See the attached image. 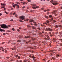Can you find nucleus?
<instances>
[{
    "label": "nucleus",
    "instance_id": "obj_32",
    "mask_svg": "<svg viewBox=\"0 0 62 62\" xmlns=\"http://www.w3.org/2000/svg\"><path fill=\"white\" fill-rule=\"evenodd\" d=\"M42 30H43V31L45 30V28H43L42 29Z\"/></svg>",
    "mask_w": 62,
    "mask_h": 62
},
{
    "label": "nucleus",
    "instance_id": "obj_51",
    "mask_svg": "<svg viewBox=\"0 0 62 62\" xmlns=\"http://www.w3.org/2000/svg\"><path fill=\"white\" fill-rule=\"evenodd\" d=\"M11 49H12V50H14V48H11Z\"/></svg>",
    "mask_w": 62,
    "mask_h": 62
},
{
    "label": "nucleus",
    "instance_id": "obj_44",
    "mask_svg": "<svg viewBox=\"0 0 62 62\" xmlns=\"http://www.w3.org/2000/svg\"><path fill=\"white\" fill-rule=\"evenodd\" d=\"M52 59H53V60H55V59L54 58H53Z\"/></svg>",
    "mask_w": 62,
    "mask_h": 62
},
{
    "label": "nucleus",
    "instance_id": "obj_57",
    "mask_svg": "<svg viewBox=\"0 0 62 62\" xmlns=\"http://www.w3.org/2000/svg\"><path fill=\"white\" fill-rule=\"evenodd\" d=\"M7 58L8 59V58H9V57H7Z\"/></svg>",
    "mask_w": 62,
    "mask_h": 62
},
{
    "label": "nucleus",
    "instance_id": "obj_41",
    "mask_svg": "<svg viewBox=\"0 0 62 62\" xmlns=\"http://www.w3.org/2000/svg\"><path fill=\"white\" fill-rule=\"evenodd\" d=\"M11 62H12V61H13V60L12 59L10 60Z\"/></svg>",
    "mask_w": 62,
    "mask_h": 62
},
{
    "label": "nucleus",
    "instance_id": "obj_33",
    "mask_svg": "<svg viewBox=\"0 0 62 62\" xmlns=\"http://www.w3.org/2000/svg\"><path fill=\"white\" fill-rule=\"evenodd\" d=\"M17 42H21V40H18L17 41Z\"/></svg>",
    "mask_w": 62,
    "mask_h": 62
},
{
    "label": "nucleus",
    "instance_id": "obj_27",
    "mask_svg": "<svg viewBox=\"0 0 62 62\" xmlns=\"http://www.w3.org/2000/svg\"><path fill=\"white\" fill-rule=\"evenodd\" d=\"M60 35H62V31H61L60 32Z\"/></svg>",
    "mask_w": 62,
    "mask_h": 62
},
{
    "label": "nucleus",
    "instance_id": "obj_22",
    "mask_svg": "<svg viewBox=\"0 0 62 62\" xmlns=\"http://www.w3.org/2000/svg\"><path fill=\"white\" fill-rule=\"evenodd\" d=\"M49 34H50V36H52V35H53V34H52L53 35L51 34V33L49 32Z\"/></svg>",
    "mask_w": 62,
    "mask_h": 62
},
{
    "label": "nucleus",
    "instance_id": "obj_58",
    "mask_svg": "<svg viewBox=\"0 0 62 62\" xmlns=\"http://www.w3.org/2000/svg\"><path fill=\"white\" fill-rule=\"evenodd\" d=\"M60 45H61V46H62V44L61 43L60 44Z\"/></svg>",
    "mask_w": 62,
    "mask_h": 62
},
{
    "label": "nucleus",
    "instance_id": "obj_24",
    "mask_svg": "<svg viewBox=\"0 0 62 62\" xmlns=\"http://www.w3.org/2000/svg\"><path fill=\"white\" fill-rule=\"evenodd\" d=\"M54 50L55 51H54V52L53 53H54L55 52L56 53V52L57 51V50Z\"/></svg>",
    "mask_w": 62,
    "mask_h": 62
},
{
    "label": "nucleus",
    "instance_id": "obj_62",
    "mask_svg": "<svg viewBox=\"0 0 62 62\" xmlns=\"http://www.w3.org/2000/svg\"><path fill=\"white\" fill-rule=\"evenodd\" d=\"M16 14V13L15 12L13 13V15H15V14Z\"/></svg>",
    "mask_w": 62,
    "mask_h": 62
},
{
    "label": "nucleus",
    "instance_id": "obj_30",
    "mask_svg": "<svg viewBox=\"0 0 62 62\" xmlns=\"http://www.w3.org/2000/svg\"><path fill=\"white\" fill-rule=\"evenodd\" d=\"M27 1H28V2H31V0H28Z\"/></svg>",
    "mask_w": 62,
    "mask_h": 62
},
{
    "label": "nucleus",
    "instance_id": "obj_5",
    "mask_svg": "<svg viewBox=\"0 0 62 62\" xmlns=\"http://www.w3.org/2000/svg\"><path fill=\"white\" fill-rule=\"evenodd\" d=\"M1 6H3L1 7V8H4L5 7V6H6V4H4L3 3H1Z\"/></svg>",
    "mask_w": 62,
    "mask_h": 62
},
{
    "label": "nucleus",
    "instance_id": "obj_38",
    "mask_svg": "<svg viewBox=\"0 0 62 62\" xmlns=\"http://www.w3.org/2000/svg\"><path fill=\"white\" fill-rule=\"evenodd\" d=\"M17 30L18 31H20V30H19V29H17Z\"/></svg>",
    "mask_w": 62,
    "mask_h": 62
},
{
    "label": "nucleus",
    "instance_id": "obj_10",
    "mask_svg": "<svg viewBox=\"0 0 62 62\" xmlns=\"http://www.w3.org/2000/svg\"><path fill=\"white\" fill-rule=\"evenodd\" d=\"M30 37V36H25L24 37L26 39H27V38H29Z\"/></svg>",
    "mask_w": 62,
    "mask_h": 62
},
{
    "label": "nucleus",
    "instance_id": "obj_45",
    "mask_svg": "<svg viewBox=\"0 0 62 62\" xmlns=\"http://www.w3.org/2000/svg\"><path fill=\"white\" fill-rule=\"evenodd\" d=\"M51 19L52 20V21L53 20V17H52L51 18Z\"/></svg>",
    "mask_w": 62,
    "mask_h": 62
},
{
    "label": "nucleus",
    "instance_id": "obj_40",
    "mask_svg": "<svg viewBox=\"0 0 62 62\" xmlns=\"http://www.w3.org/2000/svg\"><path fill=\"white\" fill-rule=\"evenodd\" d=\"M44 11L45 12H46L47 11V10H44Z\"/></svg>",
    "mask_w": 62,
    "mask_h": 62
},
{
    "label": "nucleus",
    "instance_id": "obj_7",
    "mask_svg": "<svg viewBox=\"0 0 62 62\" xmlns=\"http://www.w3.org/2000/svg\"><path fill=\"white\" fill-rule=\"evenodd\" d=\"M58 3H57L56 1H54V2L53 3V5H54L55 6V5H56Z\"/></svg>",
    "mask_w": 62,
    "mask_h": 62
},
{
    "label": "nucleus",
    "instance_id": "obj_54",
    "mask_svg": "<svg viewBox=\"0 0 62 62\" xmlns=\"http://www.w3.org/2000/svg\"><path fill=\"white\" fill-rule=\"evenodd\" d=\"M53 22L54 23H55V22H56V21L55 20H54Z\"/></svg>",
    "mask_w": 62,
    "mask_h": 62
},
{
    "label": "nucleus",
    "instance_id": "obj_43",
    "mask_svg": "<svg viewBox=\"0 0 62 62\" xmlns=\"http://www.w3.org/2000/svg\"><path fill=\"white\" fill-rule=\"evenodd\" d=\"M16 3H17V4H20V3H19V2H16Z\"/></svg>",
    "mask_w": 62,
    "mask_h": 62
},
{
    "label": "nucleus",
    "instance_id": "obj_19",
    "mask_svg": "<svg viewBox=\"0 0 62 62\" xmlns=\"http://www.w3.org/2000/svg\"><path fill=\"white\" fill-rule=\"evenodd\" d=\"M56 57H59V55H58V54H57L56 55Z\"/></svg>",
    "mask_w": 62,
    "mask_h": 62
},
{
    "label": "nucleus",
    "instance_id": "obj_28",
    "mask_svg": "<svg viewBox=\"0 0 62 62\" xmlns=\"http://www.w3.org/2000/svg\"><path fill=\"white\" fill-rule=\"evenodd\" d=\"M51 3H52V2H54V0H51L50 1Z\"/></svg>",
    "mask_w": 62,
    "mask_h": 62
},
{
    "label": "nucleus",
    "instance_id": "obj_59",
    "mask_svg": "<svg viewBox=\"0 0 62 62\" xmlns=\"http://www.w3.org/2000/svg\"><path fill=\"white\" fill-rule=\"evenodd\" d=\"M25 8V6H24L22 7V8Z\"/></svg>",
    "mask_w": 62,
    "mask_h": 62
},
{
    "label": "nucleus",
    "instance_id": "obj_25",
    "mask_svg": "<svg viewBox=\"0 0 62 62\" xmlns=\"http://www.w3.org/2000/svg\"><path fill=\"white\" fill-rule=\"evenodd\" d=\"M15 17H18V15L17 14H16L15 15Z\"/></svg>",
    "mask_w": 62,
    "mask_h": 62
},
{
    "label": "nucleus",
    "instance_id": "obj_15",
    "mask_svg": "<svg viewBox=\"0 0 62 62\" xmlns=\"http://www.w3.org/2000/svg\"><path fill=\"white\" fill-rule=\"evenodd\" d=\"M54 51H55V50H52L50 51V52L51 53H52V52L53 53H54Z\"/></svg>",
    "mask_w": 62,
    "mask_h": 62
},
{
    "label": "nucleus",
    "instance_id": "obj_56",
    "mask_svg": "<svg viewBox=\"0 0 62 62\" xmlns=\"http://www.w3.org/2000/svg\"><path fill=\"white\" fill-rule=\"evenodd\" d=\"M18 57V55H16V58L17 57Z\"/></svg>",
    "mask_w": 62,
    "mask_h": 62
},
{
    "label": "nucleus",
    "instance_id": "obj_50",
    "mask_svg": "<svg viewBox=\"0 0 62 62\" xmlns=\"http://www.w3.org/2000/svg\"><path fill=\"white\" fill-rule=\"evenodd\" d=\"M48 25L49 26H51V25H50L49 23L48 24Z\"/></svg>",
    "mask_w": 62,
    "mask_h": 62
},
{
    "label": "nucleus",
    "instance_id": "obj_6",
    "mask_svg": "<svg viewBox=\"0 0 62 62\" xmlns=\"http://www.w3.org/2000/svg\"><path fill=\"white\" fill-rule=\"evenodd\" d=\"M29 21L30 22H33V23L35 24L36 23V22H35V21L33 19H30Z\"/></svg>",
    "mask_w": 62,
    "mask_h": 62
},
{
    "label": "nucleus",
    "instance_id": "obj_14",
    "mask_svg": "<svg viewBox=\"0 0 62 62\" xmlns=\"http://www.w3.org/2000/svg\"><path fill=\"white\" fill-rule=\"evenodd\" d=\"M44 40H45V41H47V38H44Z\"/></svg>",
    "mask_w": 62,
    "mask_h": 62
},
{
    "label": "nucleus",
    "instance_id": "obj_21",
    "mask_svg": "<svg viewBox=\"0 0 62 62\" xmlns=\"http://www.w3.org/2000/svg\"><path fill=\"white\" fill-rule=\"evenodd\" d=\"M34 25H35V26H37V25H38V24L36 23L34 24Z\"/></svg>",
    "mask_w": 62,
    "mask_h": 62
},
{
    "label": "nucleus",
    "instance_id": "obj_35",
    "mask_svg": "<svg viewBox=\"0 0 62 62\" xmlns=\"http://www.w3.org/2000/svg\"><path fill=\"white\" fill-rule=\"evenodd\" d=\"M23 61L24 62H27V61H26V60Z\"/></svg>",
    "mask_w": 62,
    "mask_h": 62
},
{
    "label": "nucleus",
    "instance_id": "obj_63",
    "mask_svg": "<svg viewBox=\"0 0 62 62\" xmlns=\"http://www.w3.org/2000/svg\"><path fill=\"white\" fill-rule=\"evenodd\" d=\"M30 48H31V49H33V47H30Z\"/></svg>",
    "mask_w": 62,
    "mask_h": 62
},
{
    "label": "nucleus",
    "instance_id": "obj_47",
    "mask_svg": "<svg viewBox=\"0 0 62 62\" xmlns=\"http://www.w3.org/2000/svg\"><path fill=\"white\" fill-rule=\"evenodd\" d=\"M12 30H13V31H15V29H14V28H13L12 29Z\"/></svg>",
    "mask_w": 62,
    "mask_h": 62
},
{
    "label": "nucleus",
    "instance_id": "obj_42",
    "mask_svg": "<svg viewBox=\"0 0 62 62\" xmlns=\"http://www.w3.org/2000/svg\"><path fill=\"white\" fill-rule=\"evenodd\" d=\"M46 11H50V9H48L46 10Z\"/></svg>",
    "mask_w": 62,
    "mask_h": 62
},
{
    "label": "nucleus",
    "instance_id": "obj_34",
    "mask_svg": "<svg viewBox=\"0 0 62 62\" xmlns=\"http://www.w3.org/2000/svg\"><path fill=\"white\" fill-rule=\"evenodd\" d=\"M44 24H46V25H47V23H43Z\"/></svg>",
    "mask_w": 62,
    "mask_h": 62
},
{
    "label": "nucleus",
    "instance_id": "obj_48",
    "mask_svg": "<svg viewBox=\"0 0 62 62\" xmlns=\"http://www.w3.org/2000/svg\"><path fill=\"white\" fill-rule=\"evenodd\" d=\"M31 57H32V56H31V55L29 56V57H31Z\"/></svg>",
    "mask_w": 62,
    "mask_h": 62
},
{
    "label": "nucleus",
    "instance_id": "obj_53",
    "mask_svg": "<svg viewBox=\"0 0 62 62\" xmlns=\"http://www.w3.org/2000/svg\"><path fill=\"white\" fill-rule=\"evenodd\" d=\"M58 26L59 27H61V25H59Z\"/></svg>",
    "mask_w": 62,
    "mask_h": 62
},
{
    "label": "nucleus",
    "instance_id": "obj_52",
    "mask_svg": "<svg viewBox=\"0 0 62 62\" xmlns=\"http://www.w3.org/2000/svg\"><path fill=\"white\" fill-rule=\"evenodd\" d=\"M2 13H0V16H1V15H2Z\"/></svg>",
    "mask_w": 62,
    "mask_h": 62
},
{
    "label": "nucleus",
    "instance_id": "obj_46",
    "mask_svg": "<svg viewBox=\"0 0 62 62\" xmlns=\"http://www.w3.org/2000/svg\"><path fill=\"white\" fill-rule=\"evenodd\" d=\"M13 7L14 8H15V5H13Z\"/></svg>",
    "mask_w": 62,
    "mask_h": 62
},
{
    "label": "nucleus",
    "instance_id": "obj_11",
    "mask_svg": "<svg viewBox=\"0 0 62 62\" xmlns=\"http://www.w3.org/2000/svg\"><path fill=\"white\" fill-rule=\"evenodd\" d=\"M57 12V11L56 10L52 12V13H53L54 14H55Z\"/></svg>",
    "mask_w": 62,
    "mask_h": 62
},
{
    "label": "nucleus",
    "instance_id": "obj_18",
    "mask_svg": "<svg viewBox=\"0 0 62 62\" xmlns=\"http://www.w3.org/2000/svg\"><path fill=\"white\" fill-rule=\"evenodd\" d=\"M41 26L42 27H43L44 26H45V27H46V26H45V25H43V24H41Z\"/></svg>",
    "mask_w": 62,
    "mask_h": 62
},
{
    "label": "nucleus",
    "instance_id": "obj_31",
    "mask_svg": "<svg viewBox=\"0 0 62 62\" xmlns=\"http://www.w3.org/2000/svg\"><path fill=\"white\" fill-rule=\"evenodd\" d=\"M5 53H7V50H6L5 51Z\"/></svg>",
    "mask_w": 62,
    "mask_h": 62
},
{
    "label": "nucleus",
    "instance_id": "obj_16",
    "mask_svg": "<svg viewBox=\"0 0 62 62\" xmlns=\"http://www.w3.org/2000/svg\"><path fill=\"white\" fill-rule=\"evenodd\" d=\"M32 28L33 29H36V27L35 26H32Z\"/></svg>",
    "mask_w": 62,
    "mask_h": 62
},
{
    "label": "nucleus",
    "instance_id": "obj_4",
    "mask_svg": "<svg viewBox=\"0 0 62 62\" xmlns=\"http://www.w3.org/2000/svg\"><path fill=\"white\" fill-rule=\"evenodd\" d=\"M33 7H32V8L33 9H36V8H39V6H36V5L35 4L33 5Z\"/></svg>",
    "mask_w": 62,
    "mask_h": 62
},
{
    "label": "nucleus",
    "instance_id": "obj_1",
    "mask_svg": "<svg viewBox=\"0 0 62 62\" xmlns=\"http://www.w3.org/2000/svg\"><path fill=\"white\" fill-rule=\"evenodd\" d=\"M1 27L2 28H8L9 27H10V25H8L7 26L6 25L3 24L1 25Z\"/></svg>",
    "mask_w": 62,
    "mask_h": 62
},
{
    "label": "nucleus",
    "instance_id": "obj_17",
    "mask_svg": "<svg viewBox=\"0 0 62 62\" xmlns=\"http://www.w3.org/2000/svg\"><path fill=\"white\" fill-rule=\"evenodd\" d=\"M45 18H46V19H48V16H46V15H45Z\"/></svg>",
    "mask_w": 62,
    "mask_h": 62
},
{
    "label": "nucleus",
    "instance_id": "obj_12",
    "mask_svg": "<svg viewBox=\"0 0 62 62\" xmlns=\"http://www.w3.org/2000/svg\"><path fill=\"white\" fill-rule=\"evenodd\" d=\"M31 39H32V40H36V39L35 38H33L32 37L31 38Z\"/></svg>",
    "mask_w": 62,
    "mask_h": 62
},
{
    "label": "nucleus",
    "instance_id": "obj_37",
    "mask_svg": "<svg viewBox=\"0 0 62 62\" xmlns=\"http://www.w3.org/2000/svg\"><path fill=\"white\" fill-rule=\"evenodd\" d=\"M14 49H15V50L16 49V47L15 46H14Z\"/></svg>",
    "mask_w": 62,
    "mask_h": 62
},
{
    "label": "nucleus",
    "instance_id": "obj_23",
    "mask_svg": "<svg viewBox=\"0 0 62 62\" xmlns=\"http://www.w3.org/2000/svg\"><path fill=\"white\" fill-rule=\"evenodd\" d=\"M55 27L56 28H58V26L57 25L55 26Z\"/></svg>",
    "mask_w": 62,
    "mask_h": 62
},
{
    "label": "nucleus",
    "instance_id": "obj_29",
    "mask_svg": "<svg viewBox=\"0 0 62 62\" xmlns=\"http://www.w3.org/2000/svg\"><path fill=\"white\" fill-rule=\"evenodd\" d=\"M46 22L47 23H49V21L48 20H46Z\"/></svg>",
    "mask_w": 62,
    "mask_h": 62
},
{
    "label": "nucleus",
    "instance_id": "obj_36",
    "mask_svg": "<svg viewBox=\"0 0 62 62\" xmlns=\"http://www.w3.org/2000/svg\"><path fill=\"white\" fill-rule=\"evenodd\" d=\"M5 13H6V14H8V12L6 11H5L4 12Z\"/></svg>",
    "mask_w": 62,
    "mask_h": 62
},
{
    "label": "nucleus",
    "instance_id": "obj_61",
    "mask_svg": "<svg viewBox=\"0 0 62 62\" xmlns=\"http://www.w3.org/2000/svg\"><path fill=\"white\" fill-rule=\"evenodd\" d=\"M29 20V19H27L26 20L27 21H28Z\"/></svg>",
    "mask_w": 62,
    "mask_h": 62
},
{
    "label": "nucleus",
    "instance_id": "obj_60",
    "mask_svg": "<svg viewBox=\"0 0 62 62\" xmlns=\"http://www.w3.org/2000/svg\"><path fill=\"white\" fill-rule=\"evenodd\" d=\"M4 10H6V8H4Z\"/></svg>",
    "mask_w": 62,
    "mask_h": 62
},
{
    "label": "nucleus",
    "instance_id": "obj_13",
    "mask_svg": "<svg viewBox=\"0 0 62 62\" xmlns=\"http://www.w3.org/2000/svg\"><path fill=\"white\" fill-rule=\"evenodd\" d=\"M31 58H32L34 59V58H36V57H35L33 55L31 56Z\"/></svg>",
    "mask_w": 62,
    "mask_h": 62
},
{
    "label": "nucleus",
    "instance_id": "obj_3",
    "mask_svg": "<svg viewBox=\"0 0 62 62\" xmlns=\"http://www.w3.org/2000/svg\"><path fill=\"white\" fill-rule=\"evenodd\" d=\"M45 31H53V29L52 28L50 29V28H47L46 29Z\"/></svg>",
    "mask_w": 62,
    "mask_h": 62
},
{
    "label": "nucleus",
    "instance_id": "obj_9",
    "mask_svg": "<svg viewBox=\"0 0 62 62\" xmlns=\"http://www.w3.org/2000/svg\"><path fill=\"white\" fill-rule=\"evenodd\" d=\"M15 6H16V7H16L17 8H19V5H18V4H15Z\"/></svg>",
    "mask_w": 62,
    "mask_h": 62
},
{
    "label": "nucleus",
    "instance_id": "obj_26",
    "mask_svg": "<svg viewBox=\"0 0 62 62\" xmlns=\"http://www.w3.org/2000/svg\"><path fill=\"white\" fill-rule=\"evenodd\" d=\"M39 30H40V28L38 27L37 28Z\"/></svg>",
    "mask_w": 62,
    "mask_h": 62
},
{
    "label": "nucleus",
    "instance_id": "obj_2",
    "mask_svg": "<svg viewBox=\"0 0 62 62\" xmlns=\"http://www.w3.org/2000/svg\"><path fill=\"white\" fill-rule=\"evenodd\" d=\"M19 18H20V20H19V21L20 22H23V19L25 18V17L24 16H20L19 17Z\"/></svg>",
    "mask_w": 62,
    "mask_h": 62
},
{
    "label": "nucleus",
    "instance_id": "obj_55",
    "mask_svg": "<svg viewBox=\"0 0 62 62\" xmlns=\"http://www.w3.org/2000/svg\"><path fill=\"white\" fill-rule=\"evenodd\" d=\"M4 43H5V42H3L2 43V44H4Z\"/></svg>",
    "mask_w": 62,
    "mask_h": 62
},
{
    "label": "nucleus",
    "instance_id": "obj_64",
    "mask_svg": "<svg viewBox=\"0 0 62 62\" xmlns=\"http://www.w3.org/2000/svg\"><path fill=\"white\" fill-rule=\"evenodd\" d=\"M60 8L61 9H62V7H61Z\"/></svg>",
    "mask_w": 62,
    "mask_h": 62
},
{
    "label": "nucleus",
    "instance_id": "obj_20",
    "mask_svg": "<svg viewBox=\"0 0 62 62\" xmlns=\"http://www.w3.org/2000/svg\"><path fill=\"white\" fill-rule=\"evenodd\" d=\"M52 17V15H49V16L48 17V18H51V17Z\"/></svg>",
    "mask_w": 62,
    "mask_h": 62
},
{
    "label": "nucleus",
    "instance_id": "obj_49",
    "mask_svg": "<svg viewBox=\"0 0 62 62\" xmlns=\"http://www.w3.org/2000/svg\"><path fill=\"white\" fill-rule=\"evenodd\" d=\"M23 5H25V2H23Z\"/></svg>",
    "mask_w": 62,
    "mask_h": 62
},
{
    "label": "nucleus",
    "instance_id": "obj_8",
    "mask_svg": "<svg viewBox=\"0 0 62 62\" xmlns=\"http://www.w3.org/2000/svg\"><path fill=\"white\" fill-rule=\"evenodd\" d=\"M0 31H1V32H5L6 31L4 30H3L2 29H1V28H0Z\"/></svg>",
    "mask_w": 62,
    "mask_h": 62
},
{
    "label": "nucleus",
    "instance_id": "obj_39",
    "mask_svg": "<svg viewBox=\"0 0 62 62\" xmlns=\"http://www.w3.org/2000/svg\"><path fill=\"white\" fill-rule=\"evenodd\" d=\"M19 62H22V60H20Z\"/></svg>",
    "mask_w": 62,
    "mask_h": 62
}]
</instances>
